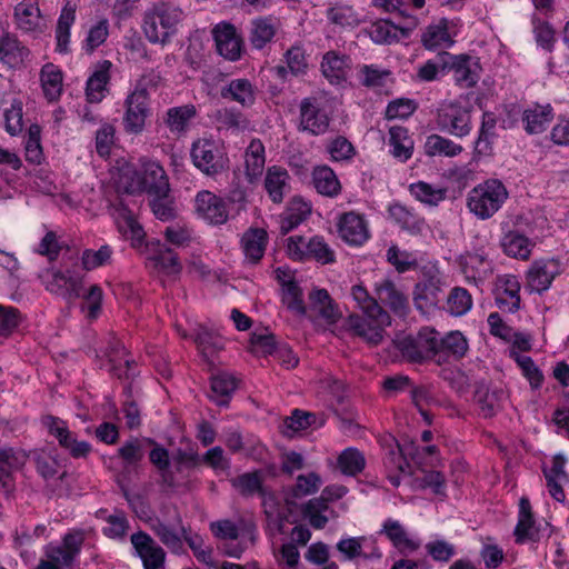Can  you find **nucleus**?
Masks as SVG:
<instances>
[{
  "mask_svg": "<svg viewBox=\"0 0 569 569\" xmlns=\"http://www.w3.org/2000/svg\"><path fill=\"white\" fill-rule=\"evenodd\" d=\"M351 295L362 315H350L347 318L348 329L371 347L380 345L385 337L386 327L391 325L389 313L368 293L365 287L353 286Z\"/></svg>",
  "mask_w": 569,
  "mask_h": 569,
  "instance_id": "f257e3e1",
  "label": "nucleus"
},
{
  "mask_svg": "<svg viewBox=\"0 0 569 569\" xmlns=\"http://www.w3.org/2000/svg\"><path fill=\"white\" fill-rule=\"evenodd\" d=\"M182 10L170 3L159 1L148 8L143 16L142 29L151 43H166L177 32L182 20Z\"/></svg>",
  "mask_w": 569,
  "mask_h": 569,
  "instance_id": "f03ea898",
  "label": "nucleus"
},
{
  "mask_svg": "<svg viewBox=\"0 0 569 569\" xmlns=\"http://www.w3.org/2000/svg\"><path fill=\"white\" fill-rule=\"evenodd\" d=\"M192 164L207 177H217L229 169L230 160L223 144L212 138H199L190 148Z\"/></svg>",
  "mask_w": 569,
  "mask_h": 569,
  "instance_id": "7ed1b4c3",
  "label": "nucleus"
},
{
  "mask_svg": "<svg viewBox=\"0 0 569 569\" xmlns=\"http://www.w3.org/2000/svg\"><path fill=\"white\" fill-rule=\"evenodd\" d=\"M508 191L497 179H489L475 187L468 197V207L480 219L492 217L505 203Z\"/></svg>",
  "mask_w": 569,
  "mask_h": 569,
  "instance_id": "20e7f679",
  "label": "nucleus"
},
{
  "mask_svg": "<svg viewBox=\"0 0 569 569\" xmlns=\"http://www.w3.org/2000/svg\"><path fill=\"white\" fill-rule=\"evenodd\" d=\"M436 124L441 132L462 139L472 131V107L459 101H445L437 109Z\"/></svg>",
  "mask_w": 569,
  "mask_h": 569,
  "instance_id": "39448f33",
  "label": "nucleus"
},
{
  "mask_svg": "<svg viewBox=\"0 0 569 569\" xmlns=\"http://www.w3.org/2000/svg\"><path fill=\"white\" fill-rule=\"evenodd\" d=\"M146 84V77L143 76L124 101L126 111L122 124L128 134L142 133L146 128V120L150 116L149 93Z\"/></svg>",
  "mask_w": 569,
  "mask_h": 569,
  "instance_id": "423d86ee",
  "label": "nucleus"
},
{
  "mask_svg": "<svg viewBox=\"0 0 569 569\" xmlns=\"http://www.w3.org/2000/svg\"><path fill=\"white\" fill-rule=\"evenodd\" d=\"M443 287L440 271L435 267H423L413 289V302L418 310L428 312L443 300Z\"/></svg>",
  "mask_w": 569,
  "mask_h": 569,
  "instance_id": "0eeeda50",
  "label": "nucleus"
},
{
  "mask_svg": "<svg viewBox=\"0 0 569 569\" xmlns=\"http://www.w3.org/2000/svg\"><path fill=\"white\" fill-rule=\"evenodd\" d=\"M396 348L410 362L421 363L436 358L437 330L423 327L417 336H406L395 340Z\"/></svg>",
  "mask_w": 569,
  "mask_h": 569,
  "instance_id": "6e6552de",
  "label": "nucleus"
},
{
  "mask_svg": "<svg viewBox=\"0 0 569 569\" xmlns=\"http://www.w3.org/2000/svg\"><path fill=\"white\" fill-rule=\"evenodd\" d=\"M446 73L451 72L455 83L462 89L475 87L481 73L479 58L467 53L452 54L445 52Z\"/></svg>",
  "mask_w": 569,
  "mask_h": 569,
  "instance_id": "1a4fd4ad",
  "label": "nucleus"
},
{
  "mask_svg": "<svg viewBox=\"0 0 569 569\" xmlns=\"http://www.w3.org/2000/svg\"><path fill=\"white\" fill-rule=\"evenodd\" d=\"M42 425L72 458H86L90 453L91 445L88 441H79L76 435L69 430L64 420L54 416H46L42 418Z\"/></svg>",
  "mask_w": 569,
  "mask_h": 569,
  "instance_id": "9d476101",
  "label": "nucleus"
},
{
  "mask_svg": "<svg viewBox=\"0 0 569 569\" xmlns=\"http://www.w3.org/2000/svg\"><path fill=\"white\" fill-rule=\"evenodd\" d=\"M329 124L330 118L321 110L316 98L308 97L301 100L299 106V131L320 136L328 131Z\"/></svg>",
  "mask_w": 569,
  "mask_h": 569,
  "instance_id": "9b49d317",
  "label": "nucleus"
},
{
  "mask_svg": "<svg viewBox=\"0 0 569 569\" xmlns=\"http://www.w3.org/2000/svg\"><path fill=\"white\" fill-rule=\"evenodd\" d=\"M561 272L560 262L557 259H541L535 261L527 272L526 289L529 292L541 295L547 291L553 279Z\"/></svg>",
  "mask_w": 569,
  "mask_h": 569,
  "instance_id": "f8f14e48",
  "label": "nucleus"
},
{
  "mask_svg": "<svg viewBox=\"0 0 569 569\" xmlns=\"http://www.w3.org/2000/svg\"><path fill=\"white\" fill-rule=\"evenodd\" d=\"M16 28L23 33L38 37L44 31V23L38 0H22L13 10Z\"/></svg>",
  "mask_w": 569,
  "mask_h": 569,
  "instance_id": "ddd939ff",
  "label": "nucleus"
},
{
  "mask_svg": "<svg viewBox=\"0 0 569 569\" xmlns=\"http://www.w3.org/2000/svg\"><path fill=\"white\" fill-rule=\"evenodd\" d=\"M130 540L144 569H160L164 565L166 551L150 535L140 530Z\"/></svg>",
  "mask_w": 569,
  "mask_h": 569,
  "instance_id": "4468645a",
  "label": "nucleus"
},
{
  "mask_svg": "<svg viewBox=\"0 0 569 569\" xmlns=\"http://www.w3.org/2000/svg\"><path fill=\"white\" fill-rule=\"evenodd\" d=\"M143 441L153 447L149 452V460L159 472V485L169 490L179 488L181 481L171 469L169 450L152 438H146Z\"/></svg>",
  "mask_w": 569,
  "mask_h": 569,
  "instance_id": "2eb2a0df",
  "label": "nucleus"
},
{
  "mask_svg": "<svg viewBox=\"0 0 569 569\" xmlns=\"http://www.w3.org/2000/svg\"><path fill=\"white\" fill-rule=\"evenodd\" d=\"M217 51L224 59L237 61L241 58L242 39L231 23H219L213 28Z\"/></svg>",
  "mask_w": 569,
  "mask_h": 569,
  "instance_id": "dca6fc26",
  "label": "nucleus"
},
{
  "mask_svg": "<svg viewBox=\"0 0 569 569\" xmlns=\"http://www.w3.org/2000/svg\"><path fill=\"white\" fill-rule=\"evenodd\" d=\"M30 49L13 32L0 39V63L10 69H21L30 60Z\"/></svg>",
  "mask_w": 569,
  "mask_h": 569,
  "instance_id": "f3484780",
  "label": "nucleus"
},
{
  "mask_svg": "<svg viewBox=\"0 0 569 569\" xmlns=\"http://www.w3.org/2000/svg\"><path fill=\"white\" fill-rule=\"evenodd\" d=\"M337 227L340 238L351 246H361L369 238L366 220L353 211L342 213Z\"/></svg>",
  "mask_w": 569,
  "mask_h": 569,
  "instance_id": "a211bd4d",
  "label": "nucleus"
},
{
  "mask_svg": "<svg viewBox=\"0 0 569 569\" xmlns=\"http://www.w3.org/2000/svg\"><path fill=\"white\" fill-rule=\"evenodd\" d=\"M337 550L343 555L346 560H352L358 557L379 559L382 556L377 546V540L366 536L341 539L337 543Z\"/></svg>",
  "mask_w": 569,
  "mask_h": 569,
  "instance_id": "6ab92c4d",
  "label": "nucleus"
},
{
  "mask_svg": "<svg viewBox=\"0 0 569 569\" xmlns=\"http://www.w3.org/2000/svg\"><path fill=\"white\" fill-rule=\"evenodd\" d=\"M196 208L199 216L211 224H223L228 220V210L222 198L203 190L196 197Z\"/></svg>",
  "mask_w": 569,
  "mask_h": 569,
  "instance_id": "aec40b11",
  "label": "nucleus"
},
{
  "mask_svg": "<svg viewBox=\"0 0 569 569\" xmlns=\"http://www.w3.org/2000/svg\"><path fill=\"white\" fill-rule=\"evenodd\" d=\"M469 349L467 338L460 331H450L440 336L437 331L436 358L438 362L448 361L450 358L460 360Z\"/></svg>",
  "mask_w": 569,
  "mask_h": 569,
  "instance_id": "412c9836",
  "label": "nucleus"
},
{
  "mask_svg": "<svg viewBox=\"0 0 569 569\" xmlns=\"http://www.w3.org/2000/svg\"><path fill=\"white\" fill-rule=\"evenodd\" d=\"M197 116L196 106L187 103L167 109L162 121L172 134L182 137L188 132Z\"/></svg>",
  "mask_w": 569,
  "mask_h": 569,
  "instance_id": "4be33fe9",
  "label": "nucleus"
},
{
  "mask_svg": "<svg viewBox=\"0 0 569 569\" xmlns=\"http://www.w3.org/2000/svg\"><path fill=\"white\" fill-rule=\"evenodd\" d=\"M535 523L530 501L527 497H521L519 500L518 522L513 530L517 543H525L528 540L536 542L539 540V530L535 527Z\"/></svg>",
  "mask_w": 569,
  "mask_h": 569,
  "instance_id": "5701e85b",
  "label": "nucleus"
},
{
  "mask_svg": "<svg viewBox=\"0 0 569 569\" xmlns=\"http://www.w3.org/2000/svg\"><path fill=\"white\" fill-rule=\"evenodd\" d=\"M222 99L239 103L243 108H250L256 102V89L246 78L232 79L220 90Z\"/></svg>",
  "mask_w": 569,
  "mask_h": 569,
  "instance_id": "b1692460",
  "label": "nucleus"
},
{
  "mask_svg": "<svg viewBox=\"0 0 569 569\" xmlns=\"http://www.w3.org/2000/svg\"><path fill=\"white\" fill-rule=\"evenodd\" d=\"M142 192L150 196H168L170 191L169 180L163 168L156 162L143 167L141 172Z\"/></svg>",
  "mask_w": 569,
  "mask_h": 569,
  "instance_id": "393cba45",
  "label": "nucleus"
},
{
  "mask_svg": "<svg viewBox=\"0 0 569 569\" xmlns=\"http://www.w3.org/2000/svg\"><path fill=\"white\" fill-rule=\"evenodd\" d=\"M147 247L151 252L150 259L154 262L157 268L166 274L180 273L182 264L173 249L167 247L166 243H162L159 240L148 242Z\"/></svg>",
  "mask_w": 569,
  "mask_h": 569,
  "instance_id": "a878e982",
  "label": "nucleus"
},
{
  "mask_svg": "<svg viewBox=\"0 0 569 569\" xmlns=\"http://www.w3.org/2000/svg\"><path fill=\"white\" fill-rule=\"evenodd\" d=\"M380 533H383L392 546L403 556H408L419 549L420 542L410 538L403 526L392 519H387Z\"/></svg>",
  "mask_w": 569,
  "mask_h": 569,
  "instance_id": "bb28decb",
  "label": "nucleus"
},
{
  "mask_svg": "<svg viewBox=\"0 0 569 569\" xmlns=\"http://www.w3.org/2000/svg\"><path fill=\"white\" fill-rule=\"evenodd\" d=\"M553 120V108L551 104L535 103L522 112L525 130L529 134L543 132Z\"/></svg>",
  "mask_w": 569,
  "mask_h": 569,
  "instance_id": "cd10ccee",
  "label": "nucleus"
},
{
  "mask_svg": "<svg viewBox=\"0 0 569 569\" xmlns=\"http://www.w3.org/2000/svg\"><path fill=\"white\" fill-rule=\"evenodd\" d=\"M111 61L102 60L98 62L93 73L88 78L86 84L87 100L91 103L100 102L104 98L107 84L110 81Z\"/></svg>",
  "mask_w": 569,
  "mask_h": 569,
  "instance_id": "c85d7f7f",
  "label": "nucleus"
},
{
  "mask_svg": "<svg viewBox=\"0 0 569 569\" xmlns=\"http://www.w3.org/2000/svg\"><path fill=\"white\" fill-rule=\"evenodd\" d=\"M289 173L279 166H272L267 169L264 177V189L273 203H281L284 196L289 192Z\"/></svg>",
  "mask_w": 569,
  "mask_h": 569,
  "instance_id": "c756f323",
  "label": "nucleus"
},
{
  "mask_svg": "<svg viewBox=\"0 0 569 569\" xmlns=\"http://www.w3.org/2000/svg\"><path fill=\"white\" fill-rule=\"evenodd\" d=\"M268 243V233L261 228L248 229L241 238V248L246 259L252 263H258L266 251Z\"/></svg>",
  "mask_w": 569,
  "mask_h": 569,
  "instance_id": "7c9ffc66",
  "label": "nucleus"
},
{
  "mask_svg": "<svg viewBox=\"0 0 569 569\" xmlns=\"http://www.w3.org/2000/svg\"><path fill=\"white\" fill-rule=\"evenodd\" d=\"M388 212L392 221L410 234H421L426 227V221L422 217L401 203L389 206Z\"/></svg>",
  "mask_w": 569,
  "mask_h": 569,
  "instance_id": "2f4dec72",
  "label": "nucleus"
},
{
  "mask_svg": "<svg viewBox=\"0 0 569 569\" xmlns=\"http://www.w3.org/2000/svg\"><path fill=\"white\" fill-rule=\"evenodd\" d=\"M47 290L64 299H76L81 296V281L69 271H54L51 280L47 282Z\"/></svg>",
  "mask_w": 569,
  "mask_h": 569,
  "instance_id": "473e14b6",
  "label": "nucleus"
},
{
  "mask_svg": "<svg viewBox=\"0 0 569 569\" xmlns=\"http://www.w3.org/2000/svg\"><path fill=\"white\" fill-rule=\"evenodd\" d=\"M376 292L379 299L389 306L398 316L405 317L409 310L408 298L399 291L390 279H383L376 283Z\"/></svg>",
  "mask_w": 569,
  "mask_h": 569,
  "instance_id": "72a5a7b5",
  "label": "nucleus"
},
{
  "mask_svg": "<svg viewBox=\"0 0 569 569\" xmlns=\"http://www.w3.org/2000/svg\"><path fill=\"white\" fill-rule=\"evenodd\" d=\"M76 20V9L69 4L64 6L60 12L57 21L54 36H56V51L61 54L70 53V38L71 27Z\"/></svg>",
  "mask_w": 569,
  "mask_h": 569,
  "instance_id": "f704fd0d",
  "label": "nucleus"
},
{
  "mask_svg": "<svg viewBox=\"0 0 569 569\" xmlns=\"http://www.w3.org/2000/svg\"><path fill=\"white\" fill-rule=\"evenodd\" d=\"M500 244L507 256L521 260H528L535 247V242L516 230L505 233Z\"/></svg>",
  "mask_w": 569,
  "mask_h": 569,
  "instance_id": "c9c22d12",
  "label": "nucleus"
},
{
  "mask_svg": "<svg viewBox=\"0 0 569 569\" xmlns=\"http://www.w3.org/2000/svg\"><path fill=\"white\" fill-rule=\"evenodd\" d=\"M40 82L48 101H57L62 93L63 73L61 69L49 62L40 70Z\"/></svg>",
  "mask_w": 569,
  "mask_h": 569,
  "instance_id": "e433bc0d",
  "label": "nucleus"
},
{
  "mask_svg": "<svg viewBox=\"0 0 569 569\" xmlns=\"http://www.w3.org/2000/svg\"><path fill=\"white\" fill-rule=\"evenodd\" d=\"M361 86L380 92L389 83H393L392 72L377 64H363L358 70Z\"/></svg>",
  "mask_w": 569,
  "mask_h": 569,
  "instance_id": "4c0bfd02",
  "label": "nucleus"
},
{
  "mask_svg": "<svg viewBox=\"0 0 569 569\" xmlns=\"http://www.w3.org/2000/svg\"><path fill=\"white\" fill-rule=\"evenodd\" d=\"M312 183L318 193L335 198L341 192L340 181L329 166H318L312 171Z\"/></svg>",
  "mask_w": 569,
  "mask_h": 569,
  "instance_id": "58836bf2",
  "label": "nucleus"
},
{
  "mask_svg": "<svg viewBox=\"0 0 569 569\" xmlns=\"http://www.w3.org/2000/svg\"><path fill=\"white\" fill-rule=\"evenodd\" d=\"M277 27L271 17H260L251 21L249 42L257 50L263 49L276 36Z\"/></svg>",
  "mask_w": 569,
  "mask_h": 569,
  "instance_id": "ea45409f",
  "label": "nucleus"
},
{
  "mask_svg": "<svg viewBox=\"0 0 569 569\" xmlns=\"http://www.w3.org/2000/svg\"><path fill=\"white\" fill-rule=\"evenodd\" d=\"M236 389V378L229 373L221 372L211 378V393L209 398L220 407H228Z\"/></svg>",
  "mask_w": 569,
  "mask_h": 569,
  "instance_id": "a19ab883",
  "label": "nucleus"
},
{
  "mask_svg": "<svg viewBox=\"0 0 569 569\" xmlns=\"http://www.w3.org/2000/svg\"><path fill=\"white\" fill-rule=\"evenodd\" d=\"M520 283L515 276H507L496 296V305L502 311L516 312L520 308Z\"/></svg>",
  "mask_w": 569,
  "mask_h": 569,
  "instance_id": "79ce46f5",
  "label": "nucleus"
},
{
  "mask_svg": "<svg viewBox=\"0 0 569 569\" xmlns=\"http://www.w3.org/2000/svg\"><path fill=\"white\" fill-rule=\"evenodd\" d=\"M423 148L425 153L429 157L453 158L463 151V147L461 144L438 133L428 136Z\"/></svg>",
  "mask_w": 569,
  "mask_h": 569,
  "instance_id": "37998d69",
  "label": "nucleus"
},
{
  "mask_svg": "<svg viewBox=\"0 0 569 569\" xmlns=\"http://www.w3.org/2000/svg\"><path fill=\"white\" fill-rule=\"evenodd\" d=\"M389 144L391 154L407 161L412 156L413 141L408 134V129L400 126H393L389 129Z\"/></svg>",
  "mask_w": 569,
  "mask_h": 569,
  "instance_id": "c03bdc74",
  "label": "nucleus"
},
{
  "mask_svg": "<svg viewBox=\"0 0 569 569\" xmlns=\"http://www.w3.org/2000/svg\"><path fill=\"white\" fill-rule=\"evenodd\" d=\"M499 395L497 390L490 391L483 381L476 382L473 399L479 406L483 418H492L499 409Z\"/></svg>",
  "mask_w": 569,
  "mask_h": 569,
  "instance_id": "a18cd8bd",
  "label": "nucleus"
},
{
  "mask_svg": "<svg viewBox=\"0 0 569 569\" xmlns=\"http://www.w3.org/2000/svg\"><path fill=\"white\" fill-rule=\"evenodd\" d=\"M246 176L249 182H253L261 176L266 158L264 147L260 140H252L247 148L246 156Z\"/></svg>",
  "mask_w": 569,
  "mask_h": 569,
  "instance_id": "49530a36",
  "label": "nucleus"
},
{
  "mask_svg": "<svg viewBox=\"0 0 569 569\" xmlns=\"http://www.w3.org/2000/svg\"><path fill=\"white\" fill-rule=\"evenodd\" d=\"M497 120L493 113L485 112L482 122L475 141V153L478 156H490L492 153V139L495 137Z\"/></svg>",
  "mask_w": 569,
  "mask_h": 569,
  "instance_id": "de8ad7c7",
  "label": "nucleus"
},
{
  "mask_svg": "<svg viewBox=\"0 0 569 569\" xmlns=\"http://www.w3.org/2000/svg\"><path fill=\"white\" fill-rule=\"evenodd\" d=\"M194 341L202 355L207 358L212 357L224 347L223 338L216 331L203 326L197 328Z\"/></svg>",
  "mask_w": 569,
  "mask_h": 569,
  "instance_id": "09e8293b",
  "label": "nucleus"
},
{
  "mask_svg": "<svg viewBox=\"0 0 569 569\" xmlns=\"http://www.w3.org/2000/svg\"><path fill=\"white\" fill-rule=\"evenodd\" d=\"M213 121L218 130H240L244 129L248 120L242 112L232 107L218 109L213 114Z\"/></svg>",
  "mask_w": 569,
  "mask_h": 569,
  "instance_id": "8fccbe9b",
  "label": "nucleus"
},
{
  "mask_svg": "<svg viewBox=\"0 0 569 569\" xmlns=\"http://www.w3.org/2000/svg\"><path fill=\"white\" fill-rule=\"evenodd\" d=\"M320 483L321 479L316 472L298 476L297 482L288 493L286 502L288 505H296V499L317 492Z\"/></svg>",
  "mask_w": 569,
  "mask_h": 569,
  "instance_id": "3c124183",
  "label": "nucleus"
},
{
  "mask_svg": "<svg viewBox=\"0 0 569 569\" xmlns=\"http://www.w3.org/2000/svg\"><path fill=\"white\" fill-rule=\"evenodd\" d=\"M151 529L172 553L180 555L183 552V537L176 532L170 526L157 519L152 523Z\"/></svg>",
  "mask_w": 569,
  "mask_h": 569,
  "instance_id": "603ef678",
  "label": "nucleus"
},
{
  "mask_svg": "<svg viewBox=\"0 0 569 569\" xmlns=\"http://www.w3.org/2000/svg\"><path fill=\"white\" fill-rule=\"evenodd\" d=\"M307 260H316L321 264H329L336 261L333 249L325 241L321 236L311 237L307 243Z\"/></svg>",
  "mask_w": 569,
  "mask_h": 569,
  "instance_id": "864d4df0",
  "label": "nucleus"
},
{
  "mask_svg": "<svg viewBox=\"0 0 569 569\" xmlns=\"http://www.w3.org/2000/svg\"><path fill=\"white\" fill-rule=\"evenodd\" d=\"M262 481L263 480L260 471H252L238 476L231 482L241 496L251 497L254 493L264 496L266 492L262 486Z\"/></svg>",
  "mask_w": 569,
  "mask_h": 569,
  "instance_id": "5fc2aeb1",
  "label": "nucleus"
},
{
  "mask_svg": "<svg viewBox=\"0 0 569 569\" xmlns=\"http://www.w3.org/2000/svg\"><path fill=\"white\" fill-rule=\"evenodd\" d=\"M365 466V456L356 448H347L338 457V467L346 476L360 473Z\"/></svg>",
  "mask_w": 569,
  "mask_h": 569,
  "instance_id": "6e6d98bb",
  "label": "nucleus"
},
{
  "mask_svg": "<svg viewBox=\"0 0 569 569\" xmlns=\"http://www.w3.org/2000/svg\"><path fill=\"white\" fill-rule=\"evenodd\" d=\"M26 160L32 164H40L43 160L41 146V127L32 123L28 129L24 142Z\"/></svg>",
  "mask_w": 569,
  "mask_h": 569,
  "instance_id": "4d7b16f0",
  "label": "nucleus"
},
{
  "mask_svg": "<svg viewBox=\"0 0 569 569\" xmlns=\"http://www.w3.org/2000/svg\"><path fill=\"white\" fill-rule=\"evenodd\" d=\"M312 307L317 308L320 316L329 321H336L339 312L326 289H316L309 293Z\"/></svg>",
  "mask_w": 569,
  "mask_h": 569,
  "instance_id": "13d9d810",
  "label": "nucleus"
},
{
  "mask_svg": "<svg viewBox=\"0 0 569 569\" xmlns=\"http://www.w3.org/2000/svg\"><path fill=\"white\" fill-rule=\"evenodd\" d=\"M346 56H339L335 51L327 52L321 61V70L330 82L338 83L343 78V69L346 67Z\"/></svg>",
  "mask_w": 569,
  "mask_h": 569,
  "instance_id": "bf43d9fd",
  "label": "nucleus"
},
{
  "mask_svg": "<svg viewBox=\"0 0 569 569\" xmlns=\"http://www.w3.org/2000/svg\"><path fill=\"white\" fill-rule=\"evenodd\" d=\"M410 192L417 200L429 206H437L446 198L445 189L433 188L431 184L423 181L410 184Z\"/></svg>",
  "mask_w": 569,
  "mask_h": 569,
  "instance_id": "052dcab7",
  "label": "nucleus"
},
{
  "mask_svg": "<svg viewBox=\"0 0 569 569\" xmlns=\"http://www.w3.org/2000/svg\"><path fill=\"white\" fill-rule=\"evenodd\" d=\"M448 311L456 317L467 313L472 306L471 295L461 287L453 288L447 297Z\"/></svg>",
  "mask_w": 569,
  "mask_h": 569,
  "instance_id": "680f3d73",
  "label": "nucleus"
},
{
  "mask_svg": "<svg viewBox=\"0 0 569 569\" xmlns=\"http://www.w3.org/2000/svg\"><path fill=\"white\" fill-rule=\"evenodd\" d=\"M421 42L423 47L429 50L441 47L442 44H452L447 24L429 26L422 33Z\"/></svg>",
  "mask_w": 569,
  "mask_h": 569,
  "instance_id": "e2e57ef3",
  "label": "nucleus"
},
{
  "mask_svg": "<svg viewBox=\"0 0 569 569\" xmlns=\"http://www.w3.org/2000/svg\"><path fill=\"white\" fill-rule=\"evenodd\" d=\"M317 420V417L312 412L295 409L290 417L284 420V435L291 437L292 433L306 430L312 426Z\"/></svg>",
  "mask_w": 569,
  "mask_h": 569,
  "instance_id": "0e129e2a",
  "label": "nucleus"
},
{
  "mask_svg": "<svg viewBox=\"0 0 569 569\" xmlns=\"http://www.w3.org/2000/svg\"><path fill=\"white\" fill-rule=\"evenodd\" d=\"M282 301L289 310L300 316L306 315L302 290L295 280H290L284 284Z\"/></svg>",
  "mask_w": 569,
  "mask_h": 569,
  "instance_id": "69168bd1",
  "label": "nucleus"
},
{
  "mask_svg": "<svg viewBox=\"0 0 569 569\" xmlns=\"http://www.w3.org/2000/svg\"><path fill=\"white\" fill-rule=\"evenodd\" d=\"M109 36V23L107 19L99 20L92 26L83 41V50L91 54L98 47H100Z\"/></svg>",
  "mask_w": 569,
  "mask_h": 569,
  "instance_id": "338daca9",
  "label": "nucleus"
},
{
  "mask_svg": "<svg viewBox=\"0 0 569 569\" xmlns=\"http://www.w3.org/2000/svg\"><path fill=\"white\" fill-rule=\"evenodd\" d=\"M112 249L110 246H101L98 250L87 249L82 252L81 262L83 269L90 271L110 262Z\"/></svg>",
  "mask_w": 569,
  "mask_h": 569,
  "instance_id": "774afa93",
  "label": "nucleus"
}]
</instances>
